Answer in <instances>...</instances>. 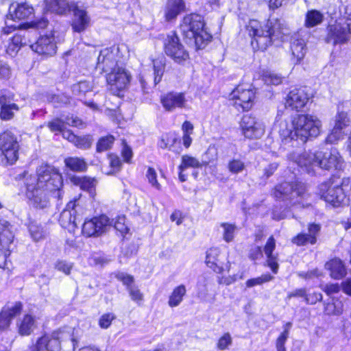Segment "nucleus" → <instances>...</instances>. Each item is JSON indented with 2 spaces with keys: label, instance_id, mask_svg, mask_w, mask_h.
Listing matches in <instances>:
<instances>
[{
  "label": "nucleus",
  "instance_id": "1",
  "mask_svg": "<svg viewBox=\"0 0 351 351\" xmlns=\"http://www.w3.org/2000/svg\"><path fill=\"white\" fill-rule=\"evenodd\" d=\"M25 184L29 204L36 208L44 209L49 206L51 193L62 186V179L57 169L45 165L38 169L37 176H27Z\"/></svg>",
  "mask_w": 351,
  "mask_h": 351
},
{
  "label": "nucleus",
  "instance_id": "2",
  "mask_svg": "<svg viewBox=\"0 0 351 351\" xmlns=\"http://www.w3.org/2000/svg\"><path fill=\"white\" fill-rule=\"evenodd\" d=\"M322 125V121L316 116L298 114L291 121H281L278 132L282 140L300 139L306 142L308 138L319 135Z\"/></svg>",
  "mask_w": 351,
  "mask_h": 351
},
{
  "label": "nucleus",
  "instance_id": "3",
  "mask_svg": "<svg viewBox=\"0 0 351 351\" xmlns=\"http://www.w3.org/2000/svg\"><path fill=\"white\" fill-rule=\"evenodd\" d=\"M291 158L309 174L315 173V167H319L322 169H341L343 160L338 150L335 147L320 150L315 153L303 152L301 154H293Z\"/></svg>",
  "mask_w": 351,
  "mask_h": 351
},
{
  "label": "nucleus",
  "instance_id": "4",
  "mask_svg": "<svg viewBox=\"0 0 351 351\" xmlns=\"http://www.w3.org/2000/svg\"><path fill=\"white\" fill-rule=\"evenodd\" d=\"M286 28L280 20L269 19L261 25L256 20H250L246 25V30L252 37L251 45L255 50H265L275 40L285 34Z\"/></svg>",
  "mask_w": 351,
  "mask_h": 351
},
{
  "label": "nucleus",
  "instance_id": "5",
  "mask_svg": "<svg viewBox=\"0 0 351 351\" xmlns=\"http://www.w3.org/2000/svg\"><path fill=\"white\" fill-rule=\"evenodd\" d=\"M183 35L190 40H193L197 48L201 49L212 38L207 32L203 17L193 13L186 15L180 25Z\"/></svg>",
  "mask_w": 351,
  "mask_h": 351
},
{
  "label": "nucleus",
  "instance_id": "6",
  "mask_svg": "<svg viewBox=\"0 0 351 351\" xmlns=\"http://www.w3.org/2000/svg\"><path fill=\"white\" fill-rule=\"evenodd\" d=\"M343 180L339 177L332 176L319 185V195L333 207H339L344 204L346 197L343 189Z\"/></svg>",
  "mask_w": 351,
  "mask_h": 351
},
{
  "label": "nucleus",
  "instance_id": "7",
  "mask_svg": "<svg viewBox=\"0 0 351 351\" xmlns=\"http://www.w3.org/2000/svg\"><path fill=\"white\" fill-rule=\"evenodd\" d=\"M344 18L346 22H336L328 27V35L326 38L327 43H332L334 45L341 44L347 42L351 34V5L345 8Z\"/></svg>",
  "mask_w": 351,
  "mask_h": 351
},
{
  "label": "nucleus",
  "instance_id": "8",
  "mask_svg": "<svg viewBox=\"0 0 351 351\" xmlns=\"http://www.w3.org/2000/svg\"><path fill=\"white\" fill-rule=\"evenodd\" d=\"M19 143L17 136L11 131L0 133L1 162L6 165L14 164L19 159Z\"/></svg>",
  "mask_w": 351,
  "mask_h": 351
},
{
  "label": "nucleus",
  "instance_id": "9",
  "mask_svg": "<svg viewBox=\"0 0 351 351\" xmlns=\"http://www.w3.org/2000/svg\"><path fill=\"white\" fill-rule=\"evenodd\" d=\"M33 13V8L27 3H12L9 8V14L5 20V27L3 29L5 34H9L19 25L12 24L15 20H24Z\"/></svg>",
  "mask_w": 351,
  "mask_h": 351
},
{
  "label": "nucleus",
  "instance_id": "10",
  "mask_svg": "<svg viewBox=\"0 0 351 351\" xmlns=\"http://www.w3.org/2000/svg\"><path fill=\"white\" fill-rule=\"evenodd\" d=\"M164 45L166 54L176 62L181 64L189 59V53L175 32H171L167 35Z\"/></svg>",
  "mask_w": 351,
  "mask_h": 351
},
{
  "label": "nucleus",
  "instance_id": "11",
  "mask_svg": "<svg viewBox=\"0 0 351 351\" xmlns=\"http://www.w3.org/2000/svg\"><path fill=\"white\" fill-rule=\"evenodd\" d=\"M113 219L105 215L86 220L82 226V233L86 237L99 236L112 227Z\"/></svg>",
  "mask_w": 351,
  "mask_h": 351
},
{
  "label": "nucleus",
  "instance_id": "12",
  "mask_svg": "<svg viewBox=\"0 0 351 351\" xmlns=\"http://www.w3.org/2000/svg\"><path fill=\"white\" fill-rule=\"evenodd\" d=\"M305 192L304 184L285 182L276 186L274 195L278 199L293 201L295 197L303 196Z\"/></svg>",
  "mask_w": 351,
  "mask_h": 351
},
{
  "label": "nucleus",
  "instance_id": "13",
  "mask_svg": "<svg viewBox=\"0 0 351 351\" xmlns=\"http://www.w3.org/2000/svg\"><path fill=\"white\" fill-rule=\"evenodd\" d=\"M240 128L243 136L250 139L260 138L265 133V125L263 122L250 114L243 116Z\"/></svg>",
  "mask_w": 351,
  "mask_h": 351
},
{
  "label": "nucleus",
  "instance_id": "14",
  "mask_svg": "<svg viewBox=\"0 0 351 351\" xmlns=\"http://www.w3.org/2000/svg\"><path fill=\"white\" fill-rule=\"evenodd\" d=\"M130 80L131 75L121 66L112 70L106 75L108 84L114 94L125 89L129 84Z\"/></svg>",
  "mask_w": 351,
  "mask_h": 351
},
{
  "label": "nucleus",
  "instance_id": "15",
  "mask_svg": "<svg viewBox=\"0 0 351 351\" xmlns=\"http://www.w3.org/2000/svg\"><path fill=\"white\" fill-rule=\"evenodd\" d=\"M119 61V47L105 48L100 51L97 58V68L103 72L109 73L120 66Z\"/></svg>",
  "mask_w": 351,
  "mask_h": 351
},
{
  "label": "nucleus",
  "instance_id": "16",
  "mask_svg": "<svg viewBox=\"0 0 351 351\" xmlns=\"http://www.w3.org/2000/svg\"><path fill=\"white\" fill-rule=\"evenodd\" d=\"M247 86H238L230 94V100L237 108L241 107L243 110H249L253 106L254 93Z\"/></svg>",
  "mask_w": 351,
  "mask_h": 351
},
{
  "label": "nucleus",
  "instance_id": "17",
  "mask_svg": "<svg viewBox=\"0 0 351 351\" xmlns=\"http://www.w3.org/2000/svg\"><path fill=\"white\" fill-rule=\"evenodd\" d=\"M70 10L73 13L72 28L74 32H84L90 24V17L83 5L73 2L70 4Z\"/></svg>",
  "mask_w": 351,
  "mask_h": 351
},
{
  "label": "nucleus",
  "instance_id": "18",
  "mask_svg": "<svg viewBox=\"0 0 351 351\" xmlns=\"http://www.w3.org/2000/svg\"><path fill=\"white\" fill-rule=\"evenodd\" d=\"M310 97L306 87L294 88L286 97L285 107L300 111L307 104Z\"/></svg>",
  "mask_w": 351,
  "mask_h": 351
},
{
  "label": "nucleus",
  "instance_id": "19",
  "mask_svg": "<svg viewBox=\"0 0 351 351\" xmlns=\"http://www.w3.org/2000/svg\"><path fill=\"white\" fill-rule=\"evenodd\" d=\"M160 103L167 112H173L177 108H185L187 100L184 93L169 92L161 95Z\"/></svg>",
  "mask_w": 351,
  "mask_h": 351
},
{
  "label": "nucleus",
  "instance_id": "20",
  "mask_svg": "<svg viewBox=\"0 0 351 351\" xmlns=\"http://www.w3.org/2000/svg\"><path fill=\"white\" fill-rule=\"evenodd\" d=\"M30 47L40 55L53 56L56 53V44L52 36H40L36 43L30 45Z\"/></svg>",
  "mask_w": 351,
  "mask_h": 351
},
{
  "label": "nucleus",
  "instance_id": "21",
  "mask_svg": "<svg viewBox=\"0 0 351 351\" xmlns=\"http://www.w3.org/2000/svg\"><path fill=\"white\" fill-rule=\"evenodd\" d=\"M77 201H71L66 208L61 213L59 222L64 228L73 229L77 226L76 223V210Z\"/></svg>",
  "mask_w": 351,
  "mask_h": 351
},
{
  "label": "nucleus",
  "instance_id": "22",
  "mask_svg": "<svg viewBox=\"0 0 351 351\" xmlns=\"http://www.w3.org/2000/svg\"><path fill=\"white\" fill-rule=\"evenodd\" d=\"M291 58L294 64H298L304 58L306 52V42L300 37V34H295L292 37L291 42Z\"/></svg>",
  "mask_w": 351,
  "mask_h": 351
},
{
  "label": "nucleus",
  "instance_id": "23",
  "mask_svg": "<svg viewBox=\"0 0 351 351\" xmlns=\"http://www.w3.org/2000/svg\"><path fill=\"white\" fill-rule=\"evenodd\" d=\"M308 233H300L292 239V242L298 246L308 244L313 245L317 241V236L320 231V226L317 224H310L308 228Z\"/></svg>",
  "mask_w": 351,
  "mask_h": 351
},
{
  "label": "nucleus",
  "instance_id": "24",
  "mask_svg": "<svg viewBox=\"0 0 351 351\" xmlns=\"http://www.w3.org/2000/svg\"><path fill=\"white\" fill-rule=\"evenodd\" d=\"M22 310L21 302H16L11 306H7L0 313V330L7 328L12 319L20 314Z\"/></svg>",
  "mask_w": 351,
  "mask_h": 351
},
{
  "label": "nucleus",
  "instance_id": "25",
  "mask_svg": "<svg viewBox=\"0 0 351 351\" xmlns=\"http://www.w3.org/2000/svg\"><path fill=\"white\" fill-rule=\"evenodd\" d=\"M10 223L4 219H0V251H9L14 240V234Z\"/></svg>",
  "mask_w": 351,
  "mask_h": 351
},
{
  "label": "nucleus",
  "instance_id": "26",
  "mask_svg": "<svg viewBox=\"0 0 351 351\" xmlns=\"http://www.w3.org/2000/svg\"><path fill=\"white\" fill-rule=\"evenodd\" d=\"M205 262L208 267L217 274L224 271L223 261L217 248H210L207 251Z\"/></svg>",
  "mask_w": 351,
  "mask_h": 351
},
{
  "label": "nucleus",
  "instance_id": "27",
  "mask_svg": "<svg viewBox=\"0 0 351 351\" xmlns=\"http://www.w3.org/2000/svg\"><path fill=\"white\" fill-rule=\"evenodd\" d=\"M276 247V241L273 236H271L264 247V252L267 256V262L268 266L271 268V271L276 274L278 270V264L277 263V256L272 254Z\"/></svg>",
  "mask_w": 351,
  "mask_h": 351
},
{
  "label": "nucleus",
  "instance_id": "28",
  "mask_svg": "<svg viewBox=\"0 0 351 351\" xmlns=\"http://www.w3.org/2000/svg\"><path fill=\"white\" fill-rule=\"evenodd\" d=\"M326 269L330 271V276L334 279H341L346 275V267L339 258H333L325 265Z\"/></svg>",
  "mask_w": 351,
  "mask_h": 351
},
{
  "label": "nucleus",
  "instance_id": "29",
  "mask_svg": "<svg viewBox=\"0 0 351 351\" xmlns=\"http://www.w3.org/2000/svg\"><path fill=\"white\" fill-rule=\"evenodd\" d=\"M184 9L182 0H167L165 7V18L167 21L175 19Z\"/></svg>",
  "mask_w": 351,
  "mask_h": 351
},
{
  "label": "nucleus",
  "instance_id": "30",
  "mask_svg": "<svg viewBox=\"0 0 351 351\" xmlns=\"http://www.w3.org/2000/svg\"><path fill=\"white\" fill-rule=\"evenodd\" d=\"M45 8L49 12L64 14L70 10V4L66 0H46Z\"/></svg>",
  "mask_w": 351,
  "mask_h": 351
},
{
  "label": "nucleus",
  "instance_id": "31",
  "mask_svg": "<svg viewBox=\"0 0 351 351\" xmlns=\"http://www.w3.org/2000/svg\"><path fill=\"white\" fill-rule=\"evenodd\" d=\"M48 127L52 132H61L64 138L73 143L76 140V135L71 132L69 130H66V125L64 121L57 119L48 123Z\"/></svg>",
  "mask_w": 351,
  "mask_h": 351
},
{
  "label": "nucleus",
  "instance_id": "32",
  "mask_svg": "<svg viewBox=\"0 0 351 351\" xmlns=\"http://www.w3.org/2000/svg\"><path fill=\"white\" fill-rule=\"evenodd\" d=\"M186 293V289L184 285H180L175 287L169 297L168 305L170 307L179 306L182 302Z\"/></svg>",
  "mask_w": 351,
  "mask_h": 351
},
{
  "label": "nucleus",
  "instance_id": "33",
  "mask_svg": "<svg viewBox=\"0 0 351 351\" xmlns=\"http://www.w3.org/2000/svg\"><path fill=\"white\" fill-rule=\"evenodd\" d=\"M34 318L30 315H26L18 323L19 332L21 335H29L35 328Z\"/></svg>",
  "mask_w": 351,
  "mask_h": 351
},
{
  "label": "nucleus",
  "instance_id": "34",
  "mask_svg": "<svg viewBox=\"0 0 351 351\" xmlns=\"http://www.w3.org/2000/svg\"><path fill=\"white\" fill-rule=\"evenodd\" d=\"M324 20L323 14L316 10H311L306 12L304 21L306 27H313L319 25Z\"/></svg>",
  "mask_w": 351,
  "mask_h": 351
},
{
  "label": "nucleus",
  "instance_id": "35",
  "mask_svg": "<svg viewBox=\"0 0 351 351\" xmlns=\"http://www.w3.org/2000/svg\"><path fill=\"white\" fill-rule=\"evenodd\" d=\"M66 166L73 171H84L87 168L86 162L83 158L69 157L64 160Z\"/></svg>",
  "mask_w": 351,
  "mask_h": 351
},
{
  "label": "nucleus",
  "instance_id": "36",
  "mask_svg": "<svg viewBox=\"0 0 351 351\" xmlns=\"http://www.w3.org/2000/svg\"><path fill=\"white\" fill-rule=\"evenodd\" d=\"M193 125L188 121H185L182 125V143L186 148H189L192 143L191 135L193 134Z\"/></svg>",
  "mask_w": 351,
  "mask_h": 351
},
{
  "label": "nucleus",
  "instance_id": "37",
  "mask_svg": "<svg viewBox=\"0 0 351 351\" xmlns=\"http://www.w3.org/2000/svg\"><path fill=\"white\" fill-rule=\"evenodd\" d=\"M177 141V135L173 132H169L161 136L158 145L162 149H169V150L175 151L173 147Z\"/></svg>",
  "mask_w": 351,
  "mask_h": 351
},
{
  "label": "nucleus",
  "instance_id": "38",
  "mask_svg": "<svg viewBox=\"0 0 351 351\" xmlns=\"http://www.w3.org/2000/svg\"><path fill=\"white\" fill-rule=\"evenodd\" d=\"M291 323L287 322L284 326L283 332L280 335V336L276 339V348L277 351H286L285 343L288 339L289 330L291 328Z\"/></svg>",
  "mask_w": 351,
  "mask_h": 351
},
{
  "label": "nucleus",
  "instance_id": "39",
  "mask_svg": "<svg viewBox=\"0 0 351 351\" xmlns=\"http://www.w3.org/2000/svg\"><path fill=\"white\" fill-rule=\"evenodd\" d=\"M202 163L195 157L184 155L182 157V162L179 166V170L184 171L186 168H199Z\"/></svg>",
  "mask_w": 351,
  "mask_h": 351
},
{
  "label": "nucleus",
  "instance_id": "40",
  "mask_svg": "<svg viewBox=\"0 0 351 351\" xmlns=\"http://www.w3.org/2000/svg\"><path fill=\"white\" fill-rule=\"evenodd\" d=\"M19 110V106L15 104H10L1 107L0 117L3 120L12 119L14 116V112Z\"/></svg>",
  "mask_w": 351,
  "mask_h": 351
},
{
  "label": "nucleus",
  "instance_id": "41",
  "mask_svg": "<svg viewBox=\"0 0 351 351\" xmlns=\"http://www.w3.org/2000/svg\"><path fill=\"white\" fill-rule=\"evenodd\" d=\"M221 227L223 228V239L225 241L231 242L234 237L237 227L234 224L228 223H222Z\"/></svg>",
  "mask_w": 351,
  "mask_h": 351
},
{
  "label": "nucleus",
  "instance_id": "42",
  "mask_svg": "<svg viewBox=\"0 0 351 351\" xmlns=\"http://www.w3.org/2000/svg\"><path fill=\"white\" fill-rule=\"evenodd\" d=\"M26 40L21 35L16 34L12 39L8 46V51L10 53L16 52L21 46L26 45Z\"/></svg>",
  "mask_w": 351,
  "mask_h": 351
},
{
  "label": "nucleus",
  "instance_id": "43",
  "mask_svg": "<svg viewBox=\"0 0 351 351\" xmlns=\"http://www.w3.org/2000/svg\"><path fill=\"white\" fill-rule=\"evenodd\" d=\"M273 278H274V277L271 274H265L259 277L247 280L245 282V285L247 288H251L254 286L261 285L263 283L269 282Z\"/></svg>",
  "mask_w": 351,
  "mask_h": 351
},
{
  "label": "nucleus",
  "instance_id": "44",
  "mask_svg": "<svg viewBox=\"0 0 351 351\" xmlns=\"http://www.w3.org/2000/svg\"><path fill=\"white\" fill-rule=\"evenodd\" d=\"M60 330L55 331L51 335V337H49L47 351H60Z\"/></svg>",
  "mask_w": 351,
  "mask_h": 351
},
{
  "label": "nucleus",
  "instance_id": "45",
  "mask_svg": "<svg viewBox=\"0 0 351 351\" xmlns=\"http://www.w3.org/2000/svg\"><path fill=\"white\" fill-rule=\"evenodd\" d=\"M345 135L344 130L334 125L331 132L326 138V142L333 144L342 139Z\"/></svg>",
  "mask_w": 351,
  "mask_h": 351
},
{
  "label": "nucleus",
  "instance_id": "46",
  "mask_svg": "<svg viewBox=\"0 0 351 351\" xmlns=\"http://www.w3.org/2000/svg\"><path fill=\"white\" fill-rule=\"evenodd\" d=\"M145 176L148 180V182L152 185L154 189L160 191L161 190V185L158 181V175L156 171L152 168L149 167L147 170Z\"/></svg>",
  "mask_w": 351,
  "mask_h": 351
},
{
  "label": "nucleus",
  "instance_id": "47",
  "mask_svg": "<svg viewBox=\"0 0 351 351\" xmlns=\"http://www.w3.org/2000/svg\"><path fill=\"white\" fill-rule=\"evenodd\" d=\"M114 140L112 136H107L101 138L97 143V152H102L110 149L114 143Z\"/></svg>",
  "mask_w": 351,
  "mask_h": 351
},
{
  "label": "nucleus",
  "instance_id": "48",
  "mask_svg": "<svg viewBox=\"0 0 351 351\" xmlns=\"http://www.w3.org/2000/svg\"><path fill=\"white\" fill-rule=\"evenodd\" d=\"M153 65L154 74V84L156 85L161 80L164 72L165 64L162 62V61L156 60L153 61Z\"/></svg>",
  "mask_w": 351,
  "mask_h": 351
},
{
  "label": "nucleus",
  "instance_id": "49",
  "mask_svg": "<svg viewBox=\"0 0 351 351\" xmlns=\"http://www.w3.org/2000/svg\"><path fill=\"white\" fill-rule=\"evenodd\" d=\"M245 165L244 162L239 159H232L228 164L229 171L233 174H237L242 172L245 169Z\"/></svg>",
  "mask_w": 351,
  "mask_h": 351
},
{
  "label": "nucleus",
  "instance_id": "50",
  "mask_svg": "<svg viewBox=\"0 0 351 351\" xmlns=\"http://www.w3.org/2000/svg\"><path fill=\"white\" fill-rule=\"evenodd\" d=\"M29 230L34 241H39L45 237V232L43 228L34 222L30 223Z\"/></svg>",
  "mask_w": 351,
  "mask_h": 351
},
{
  "label": "nucleus",
  "instance_id": "51",
  "mask_svg": "<svg viewBox=\"0 0 351 351\" xmlns=\"http://www.w3.org/2000/svg\"><path fill=\"white\" fill-rule=\"evenodd\" d=\"M93 139L90 136H76V140H75L73 143L80 149H87L91 147Z\"/></svg>",
  "mask_w": 351,
  "mask_h": 351
},
{
  "label": "nucleus",
  "instance_id": "52",
  "mask_svg": "<svg viewBox=\"0 0 351 351\" xmlns=\"http://www.w3.org/2000/svg\"><path fill=\"white\" fill-rule=\"evenodd\" d=\"M112 226L119 232L121 235L125 234L128 232V228L125 224V218L124 216H119L115 221L113 220Z\"/></svg>",
  "mask_w": 351,
  "mask_h": 351
},
{
  "label": "nucleus",
  "instance_id": "53",
  "mask_svg": "<svg viewBox=\"0 0 351 351\" xmlns=\"http://www.w3.org/2000/svg\"><path fill=\"white\" fill-rule=\"evenodd\" d=\"M349 119L348 118L347 113L343 111H338L335 117V126L344 130L348 125Z\"/></svg>",
  "mask_w": 351,
  "mask_h": 351
},
{
  "label": "nucleus",
  "instance_id": "54",
  "mask_svg": "<svg viewBox=\"0 0 351 351\" xmlns=\"http://www.w3.org/2000/svg\"><path fill=\"white\" fill-rule=\"evenodd\" d=\"M108 159L110 161V166L112 169L106 173L111 175L118 172L120 170L121 166V161L120 158L116 155L110 154L108 156Z\"/></svg>",
  "mask_w": 351,
  "mask_h": 351
},
{
  "label": "nucleus",
  "instance_id": "55",
  "mask_svg": "<svg viewBox=\"0 0 351 351\" xmlns=\"http://www.w3.org/2000/svg\"><path fill=\"white\" fill-rule=\"evenodd\" d=\"M54 267L58 271L63 272L66 275H69L73 268V264L66 261L58 260L56 262Z\"/></svg>",
  "mask_w": 351,
  "mask_h": 351
},
{
  "label": "nucleus",
  "instance_id": "56",
  "mask_svg": "<svg viewBox=\"0 0 351 351\" xmlns=\"http://www.w3.org/2000/svg\"><path fill=\"white\" fill-rule=\"evenodd\" d=\"M77 184L82 189L88 190L96 185L97 180L95 178L88 177L78 178Z\"/></svg>",
  "mask_w": 351,
  "mask_h": 351
},
{
  "label": "nucleus",
  "instance_id": "57",
  "mask_svg": "<svg viewBox=\"0 0 351 351\" xmlns=\"http://www.w3.org/2000/svg\"><path fill=\"white\" fill-rule=\"evenodd\" d=\"M116 318L114 314L109 313L101 315L99 320V325L101 328H108L112 322Z\"/></svg>",
  "mask_w": 351,
  "mask_h": 351
},
{
  "label": "nucleus",
  "instance_id": "58",
  "mask_svg": "<svg viewBox=\"0 0 351 351\" xmlns=\"http://www.w3.org/2000/svg\"><path fill=\"white\" fill-rule=\"evenodd\" d=\"M48 100L53 103L56 106H58L59 105L69 103V97L64 94L52 95L49 97Z\"/></svg>",
  "mask_w": 351,
  "mask_h": 351
},
{
  "label": "nucleus",
  "instance_id": "59",
  "mask_svg": "<svg viewBox=\"0 0 351 351\" xmlns=\"http://www.w3.org/2000/svg\"><path fill=\"white\" fill-rule=\"evenodd\" d=\"M263 81L267 85H278L282 82V78L277 74L269 73L263 76Z\"/></svg>",
  "mask_w": 351,
  "mask_h": 351
},
{
  "label": "nucleus",
  "instance_id": "60",
  "mask_svg": "<svg viewBox=\"0 0 351 351\" xmlns=\"http://www.w3.org/2000/svg\"><path fill=\"white\" fill-rule=\"evenodd\" d=\"M232 344V337L229 333H225L217 342V348L224 350Z\"/></svg>",
  "mask_w": 351,
  "mask_h": 351
},
{
  "label": "nucleus",
  "instance_id": "61",
  "mask_svg": "<svg viewBox=\"0 0 351 351\" xmlns=\"http://www.w3.org/2000/svg\"><path fill=\"white\" fill-rule=\"evenodd\" d=\"M14 99V95L6 90H0V105L1 107L10 104Z\"/></svg>",
  "mask_w": 351,
  "mask_h": 351
},
{
  "label": "nucleus",
  "instance_id": "62",
  "mask_svg": "<svg viewBox=\"0 0 351 351\" xmlns=\"http://www.w3.org/2000/svg\"><path fill=\"white\" fill-rule=\"evenodd\" d=\"M128 290L132 300L138 302L143 300V295L137 287H129Z\"/></svg>",
  "mask_w": 351,
  "mask_h": 351
},
{
  "label": "nucleus",
  "instance_id": "63",
  "mask_svg": "<svg viewBox=\"0 0 351 351\" xmlns=\"http://www.w3.org/2000/svg\"><path fill=\"white\" fill-rule=\"evenodd\" d=\"M322 295L319 292H313L312 293H306V303L308 304H315L317 302L322 301Z\"/></svg>",
  "mask_w": 351,
  "mask_h": 351
},
{
  "label": "nucleus",
  "instance_id": "64",
  "mask_svg": "<svg viewBox=\"0 0 351 351\" xmlns=\"http://www.w3.org/2000/svg\"><path fill=\"white\" fill-rule=\"evenodd\" d=\"M65 125H68L69 126L73 127H77L80 128L82 127L84 125L83 121L79 119L77 117H75L73 115H71V117H66L65 119Z\"/></svg>",
  "mask_w": 351,
  "mask_h": 351
}]
</instances>
